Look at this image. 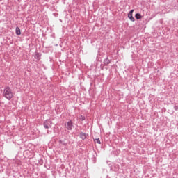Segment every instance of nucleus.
Wrapping results in <instances>:
<instances>
[{
    "label": "nucleus",
    "instance_id": "f257e3e1",
    "mask_svg": "<svg viewBox=\"0 0 178 178\" xmlns=\"http://www.w3.org/2000/svg\"><path fill=\"white\" fill-rule=\"evenodd\" d=\"M4 97L7 99H12V98H13V93L10 88L7 87L4 89Z\"/></svg>",
    "mask_w": 178,
    "mask_h": 178
},
{
    "label": "nucleus",
    "instance_id": "f03ea898",
    "mask_svg": "<svg viewBox=\"0 0 178 178\" xmlns=\"http://www.w3.org/2000/svg\"><path fill=\"white\" fill-rule=\"evenodd\" d=\"M52 127V121L49 120H47L44 122V127L45 129H49V127Z\"/></svg>",
    "mask_w": 178,
    "mask_h": 178
},
{
    "label": "nucleus",
    "instance_id": "7ed1b4c3",
    "mask_svg": "<svg viewBox=\"0 0 178 178\" xmlns=\"http://www.w3.org/2000/svg\"><path fill=\"white\" fill-rule=\"evenodd\" d=\"M65 127L68 130H72L73 129V122H72V120L69 121L67 124H65Z\"/></svg>",
    "mask_w": 178,
    "mask_h": 178
},
{
    "label": "nucleus",
    "instance_id": "20e7f679",
    "mask_svg": "<svg viewBox=\"0 0 178 178\" xmlns=\"http://www.w3.org/2000/svg\"><path fill=\"white\" fill-rule=\"evenodd\" d=\"M133 12H134V10H131L129 14H128V17L131 20V22H134V17H133Z\"/></svg>",
    "mask_w": 178,
    "mask_h": 178
},
{
    "label": "nucleus",
    "instance_id": "39448f33",
    "mask_svg": "<svg viewBox=\"0 0 178 178\" xmlns=\"http://www.w3.org/2000/svg\"><path fill=\"white\" fill-rule=\"evenodd\" d=\"M15 31H16L17 35H20V34H22V32L20 31V28H19V27L16 28Z\"/></svg>",
    "mask_w": 178,
    "mask_h": 178
},
{
    "label": "nucleus",
    "instance_id": "423d86ee",
    "mask_svg": "<svg viewBox=\"0 0 178 178\" xmlns=\"http://www.w3.org/2000/svg\"><path fill=\"white\" fill-rule=\"evenodd\" d=\"M135 17L136 19H143V16L140 13H136L135 15Z\"/></svg>",
    "mask_w": 178,
    "mask_h": 178
},
{
    "label": "nucleus",
    "instance_id": "0eeeda50",
    "mask_svg": "<svg viewBox=\"0 0 178 178\" xmlns=\"http://www.w3.org/2000/svg\"><path fill=\"white\" fill-rule=\"evenodd\" d=\"M80 137H81V138H82V140H86V138H87V135H86V134L81 133L80 134Z\"/></svg>",
    "mask_w": 178,
    "mask_h": 178
},
{
    "label": "nucleus",
    "instance_id": "6e6552de",
    "mask_svg": "<svg viewBox=\"0 0 178 178\" xmlns=\"http://www.w3.org/2000/svg\"><path fill=\"white\" fill-rule=\"evenodd\" d=\"M95 143H96V144H101V140H99V138H96L94 140Z\"/></svg>",
    "mask_w": 178,
    "mask_h": 178
},
{
    "label": "nucleus",
    "instance_id": "1a4fd4ad",
    "mask_svg": "<svg viewBox=\"0 0 178 178\" xmlns=\"http://www.w3.org/2000/svg\"><path fill=\"white\" fill-rule=\"evenodd\" d=\"M79 119H80L81 120H86V117H84V116H83V115H81Z\"/></svg>",
    "mask_w": 178,
    "mask_h": 178
}]
</instances>
